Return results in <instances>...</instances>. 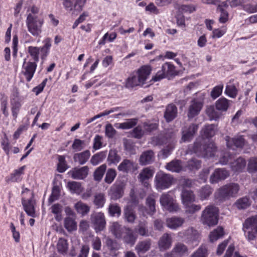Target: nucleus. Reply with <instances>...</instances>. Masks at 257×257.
<instances>
[{"instance_id":"obj_1","label":"nucleus","mask_w":257,"mask_h":257,"mask_svg":"<svg viewBox=\"0 0 257 257\" xmlns=\"http://www.w3.org/2000/svg\"><path fill=\"white\" fill-rule=\"evenodd\" d=\"M239 190V185L231 183L223 185L215 192L216 197L220 200L224 201L231 197H234Z\"/></svg>"},{"instance_id":"obj_2","label":"nucleus","mask_w":257,"mask_h":257,"mask_svg":"<svg viewBox=\"0 0 257 257\" xmlns=\"http://www.w3.org/2000/svg\"><path fill=\"white\" fill-rule=\"evenodd\" d=\"M218 208L213 205H208L202 211L201 220L203 224L209 226L216 225L218 222Z\"/></svg>"},{"instance_id":"obj_3","label":"nucleus","mask_w":257,"mask_h":257,"mask_svg":"<svg viewBox=\"0 0 257 257\" xmlns=\"http://www.w3.org/2000/svg\"><path fill=\"white\" fill-rule=\"evenodd\" d=\"M28 30L34 37H39L42 33V27L44 20L40 18H35L31 15H28L26 20Z\"/></svg>"},{"instance_id":"obj_4","label":"nucleus","mask_w":257,"mask_h":257,"mask_svg":"<svg viewBox=\"0 0 257 257\" xmlns=\"http://www.w3.org/2000/svg\"><path fill=\"white\" fill-rule=\"evenodd\" d=\"M160 202L165 209L170 212H176L179 209L178 204L170 192L163 193L160 196Z\"/></svg>"},{"instance_id":"obj_5","label":"nucleus","mask_w":257,"mask_h":257,"mask_svg":"<svg viewBox=\"0 0 257 257\" xmlns=\"http://www.w3.org/2000/svg\"><path fill=\"white\" fill-rule=\"evenodd\" d=\"M173 177L162 172H158L155 177V184L157 190H162L168 188L172 184Z\"/></svg>"},{"instance_id":"obj_6","label":"nucleus","mask_w":257,"mask_h":257,"mask_svg":"<svg viewBox=\"0 0 257 257\" xmlns=\"http://www.w3.org/2000/svg\"><path fill=\"white\" fill-rule=\"evenodd\" d=\"M90 221L96 232L103 230L106 225L104 213L101 212H93L90 215Z\"/></svg>"},{"instance_id":"obj_7","label":"nucleus","mask_w":257,"mask_h":257,"mask_svg":"<svg viewBox=\"0 0 257 257\" xmlns=\"http://www.w3.org/2000/svg\"><path fill=\"white\" fill-rule=\"evenodd\" d=\"M175 140V135L174 132H169L165 134H160L157 136L151 138L150 143L154 146L163 145L168 142H173Z\"/></svg>"},{"instance_id":"obj_8","label":"nucleus","mask_w":257,"mask_h":257,"mask_svg":"<svg viewBox=\"0 0 257 257\" xmlns=\"http://www.w3.org/2000/svg\"><path fill=\"white\" fill-rule=\"evenodd\" d=\"M37 68V64L35 62H26L24 60L22 66V74L25 76L27 81L29 82L33 78Z\"/></svg>"},{"instance_id":"obj_9","label":"nucleus","mask_w":257,"mask_h":257,"mask_svg":"<svg viewBox=\"0 0 257 257\" xmlns=\"http://www.w3.org/2000/svg\"><path fill=\"white\" fill-rule=\"evenodd\" d=\"M86 0H63V5L67 11L75 10L77 11L82 10Z\"/></svg>"},{"instance_id":"obj_10","label":"nucleus","mask_w":257,"mask_h":257,"mask_svg":"<svg viewBox=\"0 0 257 257\" xmlns=\"http://www.w3.org/2000/svg\"><path fill=\"white\" fill-rule=\"evenodd\" d=\"M198 128V125L196 124H192L189 127L184 128L182 131V136L181 142L190 141L194 137Z\"/></svg>"},{"instance_id":"obj_11","label":"nucleus","mask_w":257,"mask_h":257,"mask_svg":"<svg viewBox=\"0 0 257 257\" xmlns=\"http://www.w3.org/2000/svg\"><path fill=\"white\" fill-rule=\"evenodd\" d=\"M203 106V103L196 99L192 100L188 109L187 116L189 118H192L198 115Z\"/></svg>"},{"instance_id":"obj_12","label":"nucleus","mask_w":257,"mask_h":257,"mask_svg":"<svg viewBox=\"0 0 257 257\" xmlns=\"http://www.w3.org/2000/svg\"><path fill=\"white\" fill-rule=\"evenodd\" d=\"M88 171V167L87 166H84L80 168H74L70 171L69 174L74 179L82 180L87 177Z\"/></svg>"},{"instance_id":"obj_13","label":"nucleus","mask_w":257,"mask_h":257,"mask_svg":"<svg viewBox=\"0 0 257 257\" xmlns=\"http://www.w3.org/2000/svg\"><path fill=\"white\" fill-rule=\"evenodd\" d=\"M226 144L228 148L234 150L237 148H242L244 145V140L242 136H238L230 139L226 137Z\"/></svg>"},{"instance_id":"obj_14","label":"nucleus","mask_w":257,"mask_h":257,"mask_svg":"<svg viewBox=\"0 0 257 257\" xmlns=\"http://www.w3.org/2000/svg\"><path fill=\"white\" fill-rule=\"evenodd\" d=\"M184 222V218L178 216L169 217L166 220V226L171 229H176L181 227Z\"/></svg>"},{"instance_id":"obj_15","label":"nucleus","mask_w":257,"mask_h":257,"mask_svg":"<svg viewBox=\"0 0 257 257\" xmlns=\"http://www.w3.org/2000/svg\"><path fill=\"white\" fill-rule=\"evenodd\" d=\"M172 239L169 233H164L160 238L158 241V246L160 250L168 249L171 246Z\"/></svg>"},{"instance_id":"obj_16","label":"nucleus","mask_w":257,"mask_h":257,"mask_svg":"<svg viewBox=\"0 0 257 257\" xmlns=\"http://www.w3.org/2000/svg\"><path fill=\"white\" fill-rule=\"evenodd\" d=\"M229 176L228 172L223 169H216L211 175L210 181L211 183H215L219 180H224Z\"/></svg>"},{"instance_id":"obj_17","label":"nucleus","mask_w":257,"mask_h":257,"mask_svg":"<svg viewBox=\"0 0 257 257\" xmlns=\"http://www.w3.org/2000/svg\"><path fill=\"white\" fill-rule=\"evenodd\" d=\"M23 208L28 215L35 217L36 216L35 210V202L32 199H22V200Z\"/></svg>"},{"instance_id":"obj_18","label":"nucleus","mask_w":257,"mask_h":257,"mask_svg":"<svg viewBox=\"0 0 257 257\" xmlns=\"http://www.w3.org/2000/svg\"><path fill=\"white\" fill-rule=\"evenodd\" d=\"M155 159V154L151 150H147L142 153L140 157L139 162L141 165H146L152 163Z\"/></svg>"},{"instance_id":"obj_19","label":"nucleus","mask_w":257,"mask_h":257,"mask_svg":"<svg viewBox=\"0 0 257 257\" xmlns=\"http://www.w3.org/2000/svg\"><path fill=\"white\" fill-rule=\"evenodd\" d=\"M177 107L173 104L168 105L164 112V117L167 122L173 120L177 115Z\"/></svg>"},{"instance_id":"obj_20","label":"nucleus","mask_w":257,"mask_h":257,"mask_svg":"<svg viewBox=\"0 0 257 257\" xmlns=\"http://www.w3.org/2000/svg\"><path fill=\"white\" fill-rule=\"evenodd\" d=\"M151 71V67L147 65L143 66L138 70L136 74L143 85L148 78Z\"/></svg>"},{"instance_id":"obj_21","label":"nucleus","mask_w":257,"mask_h":257,"mask_svg":"<svg viewBox=\"0 0 257 257\" xmlns=\"http://www.w3.org/2000/svg\"><path fill=\"white\" fill-rule=\"evenodd\" d=\"M151 244V240L147 239L139 241L136 245L135 249L138 254L144 253L150 249Z\"/></svg>"},{"instance_id":"obj_22","label":"nucleus","mask_w":257,"mask_h":257,"mask_svg":"<svg viewBox=\"0 0 257 257\" xmlns=\"http://www.w3.org/2000/svg\"><path fill=\"white\" fill-rule=\"evenodd\" d=\"M90 156V151L85 150L82 152L75 154L73 156V160L75 162L80 165H83L88 161Z\"/></svg>"},{"instance_id":"obj_23","label":"nucleus","mask_w":257,"mask_h":257,"mask_svg":"<svg viewBox=\"0 0 257 257\" xmlns=\"http://www.w3.org/2000/svg\"><path fill=\"white\" fill-rule=\"evenodd\" d=\"M127 228L122 227L117 222H114L110 226V230L116 238H120L122 237V234Z\"/></svg>"},{"instance_id":"obj_24","label":"nucleus","mask_w":257,"mask_h":257,"mask_svg":"<svg viewBox=\"0 0 257 257\" xmlns=\"http://www.w3.org/2000/svg\"><path fill=\"white\" fill-rule=\"evenodd\" d=\"M165 168L170 171L177 173L183 170L182 162L179 160H172L166 165Z\"/></svg>"},{"instance_id":"obj_25","label":"nucleus","mask_w":257,"mask_h":257,"mask_svg":"<svg viewBox=\"0 0 257 257\" xmlns=\"http://www.w3.org/2000/svg\"><path fill=\"white\" fill-rule=\"evenodd\" d=\"M109 194L111 198L114 200L121 198L123 194L122 185L121 184L113 185L110 188Z\"/></svg>"},{"instance_id":"obj_26","label":"nucleus","mask_w":257,"mask_h":257,"mask_svg":"<svg viewBox=\"0 0 257 257\" xmlns=\"http://www.w3.org/2000/svg\"><path fill=\"white\" fill-rule=\"evenodd\" d=\"M182 203L184 205L193 203L195 200V196L193 192L190 190L183 189L181 194Z\"/></svg>"},{"instance_id":"obj_27","label":"nucleus","mask_w":257,"mask_h":257,"mask_svg":"<svg viewBox=\"0 0 257 257\" xmlns=\"http://www.w3.org/2000/svg\"><path fill=\"white\" fill-rule=\"evenodd\" d=\"M124 218L129 223H134L136 215L135 211L131 205H127L124 208Z\"/></svg>"},{"instance_id":"obj_28","label":"nucleus","mask_w":257,"mask_h":257,"mask_svg":"<svg viewBox=\"0 0 257 257\" xmlns=\"http://www.w3.org/2000/svg\"><path fill=\"white\" fill-rule=\"evenodd\" d=\"M246 162L241 157L238 158L230 164V167L235 172H241L245 168Z\"/></svg>"},{"instance_id":"obj_29","label":"nucleus","mask_w":257,"mask_h":257,"mask_svg":"<svg viewBox=\"0 0 257 257\" xmlns=\"http://www.w3.org/2000/svg\"><path fill=\"white\" fill-rule=\"evenodd\" d=\"M257 227V215L252 216L246 219L243 224V230L245 229H254Z\"/></svg>"},{"instance_id":"obj_30","label":"nucleus","mask_w":257,"mask_h":257,"mask_svg":"<svg viewBox=\"0 0 257 257\" xmlns=\"http://www.w3.org/2000/svg\"><path fill=\"white\" fill-rule=\"evenodd\" d=\"M231 101L224 97H221L215 102L216 109L222 111H226L230 105Z\"/></svg>"},{"instance_id":"obj_31","label":"nucleus","mask_w":257,"mask_h":257,"mask_svg":"<svg viewBox=\"0 0 257 257\" xmlns=\"http://www.w3.org/2000/svg\"><path fill=\"white\" fill-rule=\"evenodd\" d=\"M185 239L188 241H194L198 239L199 234L197 230L193 228H189L183 233Z\"/></svg>"},{"instance_id":"obj_32","label":"nucleus","mask_w":257,"mask_h":257,"mask_svg":"<svg viewBox=\"0 0 257 257\" xmlns=\"http://www.w3.org/2000/svg\"><path fill=\"white\" fill-rule=\"evenodd\" d=\"M124 235L123 236V241L127 244L133 246L136 242L137 237L135 236L132 230L127 228L124 232Z\"/></svg>"},{"instance_id":"obj_33","label":"nucleus","mask_w":257,"mask_h":257,"mask_svg":"<svg viewBox=\"0 0 257 257\" xmlns=\"http://www.w3.org/2000/svg\"><path fill=\"white\" fill-rule=\"evenodd\" d=\"M172 252L182 256L185 254H188V248L184 243L178 242L175 245Z\"/></svg>"},{"instance_id":"obj_34","label":"nucleus","mask_w":257,"mask_h":257,"mask_svg":"<svg viewBox=\"0 0 257 257\" xmlns=\"http://www.w3.org/2000/svg\"><path fill=\"white\" fill-rule=\"evenodd\" d=\"M215 127L216 126L214 124L204 125L201 131L202 136L207 138L213 137L215 133Z\"/></svg>"},{"instance_id":"obj_35","label":"nucleus","mask_w":257,"mask_h":257,"mask_svg":"<svg viewBox=\"0 0 257 257\" xmlns=\"http://www.w3.org/2000/svg\"><path fill=\"white\" fill-rule=\"evenodd\" d=\"M162 71L166 77L176 74L174 66L170 63H165L162 67Z\"/></svg>"},{"instance_id":"obj_36","label":"nucleus","mask_w":257,"mask_h":257,"mask_svg":"<svg viewBox=\"0 0 257 257\" xmlns=\"http://www.w3.org/2000/svg\"><path fill=\"white\" fill-rule=\"evenodd\" d=\"M216 151V147L213 143H209L203 147L202 156L204 157H210L214 155Z\"/></svg>"},{"instance_id":"obj_37","label":"nucleus","mask_w":257,"mask_h":257,"mask_svg":"<svg viewBox=\"0 0 257 257\" xmlns=\"http://www.w3.org/2000/svg\"><path fill=\"white\" fill-rule=\"evenodd\" d=\"M155 198L154 195H151L146 199V204L149 210L148 213L151 215H153L156 211Z\"/></svg>"},{"instance_id":"obj_38","label":"nucleus","mask_w":257,"mask_h":257,"mask_svg":"<svg viewBox=\"0 0 257 257\" xmlns=\"http://www.w3.org/2000/svg\"><path fill=\"white\" fill-rule=\"evenodd\" d=\"M154 172L152 170L146 168L142 170L139 175V179L142 183H144L145 185L147 183L145 181L151 178L153 175Z\"/></svg>"},{"instance_id":"obj_39","label":"nucleus","mask_w":257,"mask_h":257,"mask_svg":"<svg viewBox=\"0 0 257 257\" xmlns=\"http://www.w3.org/2000/svg\"><path fill=\"white\" fill-rule=\"evenodd\" d=\"M107 160L109 165L112 164L116 165L120 161V157L117 154L116 150L111 149L109 152Z\"/></svg>"},{"instance_id":"obj_40","label":"nucleus","mask_w":257,"mask_h":257,"mask_svg":"<svg viewBox=\"0 0 257 257\" xmlns=\"http://www.w3.org/2000/svg\"><path fill=\"white\" fill-rule=\"evenodd\" d=\"M138 119L137 118L127 119L125 121L118 124L117 127L123 130H127L135 126L138 122Z\"/></svg>"},{"instance_id":"obj_41","label":"nucleus","mask_w":257,"mask_h":257,"mask_svg":"<svg viewBox=\"0 0 257 257\" xmlns=\"http://www.w3.org/2000/svg\"><path fill=\"white\" fill-rule=\"evenodd\" d=\"M136 232L141 236H148L149 231L148 228L147 222L146 221L140 222L136 228Z\"/></svg>"},{"instance_id":"obj_42","label":"nucleus","mask_w":257,"mask_h":257,"mask_svg":"<svg viewBox=\"0 0 257 257\" xmlns=\"http://www.w3.org/2000/svg\"><path fill=\"white\" fill-rule=\"evenodd\" d=\"M134 163L132 161L125 159L118 166V170L123 172H128L134 168Z\"/></svg>"},{"instance_id":"obj_43","label":"nucleus","mask_w":257,"mask_h":257,"mask_svg":"<svg viewBox=\"0 0 257 257\" xmlns=\"http://www.w3.org/2000/svg\"><path fill=\"white\" fill-rule=\"evenodd\" d=\"M74 207L77 212L83 216L87 214L90 211L89 206L81 201L76 203Z\"/></svg>"},{"instance_id":"obj_44","label":"nucleus","mask_w":257,"mask_h":257,"mask_svg":"<svg viewBox=\"0 0 257 257\" xmlns=\"http://www.w3.org/2000/svg\"><path fill=\"white\" fill-rule=\"evenodd\" d=\"M143 85L137 74L128 77L126 81L125 86L127 88H133L134 87Z\"/></svg>"},{"instance_id":"obj_45","label":"nucleus","mask_w":257,"mask_h":257,"mask_svg":"<svg viewBox=\"0 0 257 257\" xmlns=\"http://www.w3.org/2000/svg\"><path fill=\"white\" fill-rule=\"evenodd\" d=\"M225 93L230 97L234 98L237 96L238 90L236 86L229 81L226 86Z\"/></svg>"},{"instance_id":"obj_46","label":"nucleus","mask_w":257,"mask_h":257,"mask_svg":"<svg viewBox=\"0 0 257 257\" xmlns=\"http://www.w3.org/2000/svg\"><path fill=\"white\" fill-rule=\"evenodd\" d=\"M105 202L104 194L102 193H96L94 195L93 203L97 208H102Z\"/></svg>"},{"instance_id":"obj_47","label":"nucleus","mask_w":257,"mask_h":257,"mask_svg":"<svg viewBox=\"0 0 257 257\" xmlns=\"http://www.w3.org/2000/svg\"><path fill=\"white\" fill-rule=\"evenodd\" d=\"M205 112L210 120H216L220 116V113L215 110L213 105L207 106Z\"/></svg>"},{"instance_id":"obj_48","label":"nucleus","mask_w":257,"mask_h":257,"mask_svg":"<svg viewBox=\"0 0 257 257\" xmlns=\"http://www.w3.org/2000/svg\"><path fill=\"white\" fill-rule=\"evenodd\" d=\"M108 211L111 216L119 217L121 214V209L117 203H111L109 205Z\"/></svg>"},{"instance_id":"obj_49","label":"nucleus","mask_w":257,"mask_h":257,"mask_svg":"<svg viewBox=\"0 0 257 257\" xmlns=\"http://www.w3.org/2000/svg\"><path fill=\"white\" fill-rule=\"evenodd\" d=\"M68 186L70 191L73 193L79 194L83 190L81 184L76 181L69 182Z\"/></svg>"},{"instance_id":"obj_50","label":"nucleus","mask_w":257,"mask_h":257,"mask_svg":"<svg viewBox=\"0 0 257 257\" xmlns=\"http://www.w3.org/2000/svg\"><path fill=\"white\" fill-rule=\"evenodd\" d=\"M64 226L68 231H72L76 230L77 223L72 217H67L64 220Z\"/></svg>"},{"instance_id":"obj_51","label":"nucleus","mask_w":257,"mask_h":257,"mask_svg":"<svg viewBox=\"0 0 257 257\" xmlns=\"http://www.w3.org/2000/svg\"><path fill=\"white\" fill-rule=\"evenodd\" d=\"M250 205V202L248 198L242 197L238 199L235 203V206L239 209H244Z\"/></svg>"},{"instance_id":"obj_52","label":"nucleus","mask_w":257,"mask_h":257,"mask_svg":"<svg viewBox=\"0 0 257 257\" xmlns=\"http://www.w3.org/2000/svg\"><path fill=\"white\" fill-rule=\"evenodd\" d=\"M51 40L49 38H46L44 41V45L40 48L42 54L41 58L42 59H45V57L47 56L49 52L50 48L51 46Z\"/></svg>"},{"instance_id":"obj_53","label":"nucleus","mask_w":257,"mask_h":257,"mask_svg":"<svg viewBox=\"0 0 257 257\" xmlns=\"http://www.w3.org/2000/svg\"><path fill=\"white\" fill-rule=\"evenodd\" d=\"M224 234L223 229L222 227H218L211 232L209 235L210 240L211 242L217 240Z\"/></svg>"},{"instance_id":"obj_54","label":"nucleus","mask_w":257,"mask_h":257,"mask_svg":"<svg viewBox=\"0 0 257 257\" xmlns=\"http://www.w3.org/2000/svg\"><path fill=\"white\" fill-rule=\"evenodd\" d=\"M212 190L209 186H205L201 188L199 191V196L200 200L206 199L212 193Z\"/></svg>"},{"instance_id":"obj_55","label":"nucleus","mask_w":257,"mask_h":257,"mask_svg":"<svg viewBox=\"0 0 257 257\" xmlns=\"http://www.w3.org/2000/svg\"><path fill=\"white\" fill-rule=\"evenodd\" d=\"M105 157L106 154L104 152H101L97 153L92 156L90 160V163L92 165L96 166L102 162Z\"/></svg>"},{"instance_id":"obj_56","label":"nucleus","mask_w":257,"mask_h":257,"mask_svg":"<svg viewBox=\"0 0 257 257\" xmlns=\"http://www.w3.org/2000/svg\"><path fill=\"white\" fill-rule=\"evenodd\" d=\"M106 169V165L102 164L98 167L94 172V179L96 181H99L101 180Z\"/></svg>"},{"instance_id":"obj_57","label":"nucleus","mask_w":257,"mask_h":257,"mask_svg":"<svg viewBox=\"0 0 257 257\" xmlns=\"http://www.w3.org/2000/svg\"><path fill=\"white\" fill-rule=\"evenodd\" d=\"M57 248L59 252L66 253L68 248L67 241L63 238H59L57 244Z\"/></svg>"},{"instance_id":"obj_58","label":"nucleus","mask_w":257,"mask_h":257,"mask_svg":"<svg viewBox=\"0 0 257 257\" xmlns=\"http://www.w3.org/2000/svg\"><path fill=\"white\" fill-rule=\"evenodd\" d=\"M186 167L191 171H196L201 167V162L196 159H192L188 161Z\"/></svg>"},{"instance_id":"obj_59","label":"nucleus","mask_w":257,"mask_h":257,"mask_svg":"<svg viewBox=\"0 0 257 257\" xmlns=\"http://www.w3.org/2000/svg\"><path fill=\"white\" fill-rule=\"evenodd\" d=\"M40 48L37 47L29 46L28 52L36 63L39 61Z\"/></svg>"},{"instance_id":"obj_60","label":"nucleus","mask_w":257,"mask_h":257,"mask_svg":"<svg viewBox=\"0 0 257 257\" xmlns=\"http://www.w3.org/2000/svg\"><path fill=\"white\" fill-rule=\"evenodd\" d=\"M51 211L56 215L55 219L58 221L61 220V212L62 211V206L58 203L53 205L51 207Z\"/></svg>"},{"instance_id":"obj_61","label":"nucleus","mask_w":257,"mask_h":257,"mask_svg":"<svg viewBox=\"0 0 257 257\" xmlns=\"http://www.w3.org/2000/svg\"><path fill=\"white\" fill-rule=\"evenodd\" d=\"M116 176V172L114 169H108L106 172L104 181L107 184H111Z\"/></svg>"},{"instance_id":"obj_62","label":"nucleus","mask_w":257,"mask_h":257,"mask_svg":"<svg viewBox=\"0 0 257 257\" xmlns=\"http://www.w3.org/2000/svg\"><path fill=\"white\" fill-rule=\"evenodd\" d=\"M205 145L202 144L198 142H196L194 143L193 146L191 147L192 148H189V150L190 152H193L196 154L198 156H201L202 155L203 147L205 146Z\"/></svg>"},{"instance_id":"obj_63","label":"nucleus","mask_w":257,"mask_h":257,"mask_svg":"<svg viewBox=\"0 0 257 257\" xmlns=\"http://www.w3.org/2000/svg\"><path fill=\"white\" fill-rule=\"evenodd\" d=\"M247 171L249 173L257 172V158H252L248 161Z\"/></svg>"},{"instance_id":"obj_64","label":"nucleus","mask_w":257,"mask_h":257,"mask_svg":"<svg viewBox=\"0 0 257 257\" xmlns=\"http://www.w3.org/2000/svg\"><path fill=\"white\" fill-rule=\"evenodd\" d=\"M207 250L206 248L204 246H200L190 256V257H207Z\"/></svg>"}]
</instances>
